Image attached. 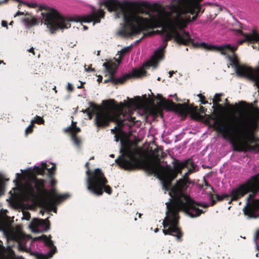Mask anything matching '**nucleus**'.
<instances>
[{"label": "nucleus", "instance_id": "nucleus-7", "mask_svg": "<svg viewBox=\"0 0 259 259\" xmlns=\"http://www.w3.org/2000/svg\"><path fill=\"white\" fill-rule=\"evenodd\" d=\"M191 161V159H185L181 161L174 158L171 162L172 168L168 164L164 166L159 163L155 164L149 161H143L141 165L148 174L157 175L161 181L163 189L168 191L171 188L172 181L179 174H182L184 167H187L189 163L193 164Z\"/></svg>", "mask_w": 259, "mask_h": 259}, {"label": "nucleus", "instance_id": "nucleus-42", "mask_svg": "<svg viewBox=\"0 0 259 259\" xmlns=\"http://www.w3.org/2000/svg\"><path fill=\"white\" fill-rule=\"evenodd\" d=\"M67 90L69 92H72L74 90V87L72 84H71L70 83H68L67 87Z\"/></svg>", "mask_w": 259, "mask_h": 259}, {"label": "nucleus", "instance_id": "nucleus-57", "mask_svg": "<svg viewBox=\"0 0 259 259\" xmlns=\"http://www.w3.org/2000/svg\"><path fill=\"white\" fill-rule=\"evenodd\" d=\"M102 80V76L101 75L98 76V78L97 79V81L98 82H101Z\"/></svg>", "mask_w": 259, "mask_h": 259}, {"label": "nucleus", "instance_id": "nucleus-25", "mask_svg": "<svg viewBox=\"0 0 259 259\" xmlns=\"http://www.w3.org/2000/svg\"><path fill=\"white\" fill-rule=\"evenodd\" d=\"M47 164L46 163H42L41 166H34L33 168V173L35 175H44L45 174V171L47 168Z\"/></svg>", "mask_w": 259, "mask_h": 259}, {"label": "nucleus", "instance_id": "nucleus-49", "mask_svg": "<svg viewBox=\"0 0 259 259\" xmlns=\"http://www.w3.org/2000/svg\"><path fill=\"white\" fill-rule=\"evenodd\" d=\"M258 238H259V230L256 232L255 235L254 236L255 240H257Z\"/></svg>", "mask_w": 259, "mask_h": 259}, {"label": "nucleus", "instance_id": "nucleus-35", "mask_svg": "<svg viewBox=\"0 0 259 259\" xmlns=\"http://www.w3.org/2000/svg\"><path fill=\"white\" fill-rule=\"evenodd\" d=\"M71 138L74 143L77 145L79 146L81 143V140L76 135H71Z\"/></svg>", "mask_w": 259, "mask_h": 259}, {"label": "nucleus", "instance_id": "nucleus-3", "mask_svg": "<svg viewBox=\"0 0 259 259\" xmlns=\"http://www.w3.org/2000/svg\"><path fill=\"white\" fill-rule=\"evenodd\" d=\"M254 119L237 120L234 128H227L223 125L222 119L215 120L213 123L214 129L222 134L224 139L229 141L233 147V150L237 152H247L248 151L259 152V144L255 143L257 140L253 134V124Z\"/></svg>", "mask_w": 259, "mask_h": 259}, {"label": "nucleus", "instance_id": "nucleus-40", "mask_svg": "<svg viewBox=\"0 0 259 259\" xmlns=\"http://www.w3.org/2000/svg\"><path fill=\"white\" fill-rule=\"evenodd\" d=\"M225 103H226V106L227 107H229V108H234V107L232 105H230L229 103V101H228V99H225ZM238 107V105L237 104H235L234 105V107Z\"/></svg>", "mask_w": 259, "mask_h": 259}, {"label": "nucleus", "instance_id": "nucleus-39", "mask_svg": "<svg viewBox=\"0 0 259 259\" xmlns=\"http://www.w3.org/2000/svg\"><path fill=\"white\" fill-rule=\"evenodd\" d=\"M203 182H204V185L206 187H209L212 192H214V190L213 188L209 184V183L205 180V178L203 179Z\"/></svg>", "mask_w": 259, "mask_h": 259}, {"label": "nucleus", "instance_id": "nucleus-20", "mask_svg": "<svg viewBox=\"0 0 259 259\" xmlns=\"http://www.w3.org/2000/svg\"><path fill=\"white\" fill-rule=\"evenodd\" d=\"M188 181L182 178L179 180L174 186L171 185V188L168 191H170L174 194L175 197L173 198H170L169 202H172L173 200L180 197L181 195H185L182 192L188 188Z\"/></svg>", "mask_w": 259, "mask_h": 259}, {"label": "nucleus", "instance_id": "nucleus-14", "mask_svg": "<svg viewBox=\"0 0 259 259\" xmlns=\"http://www.w3.org/2000/svg\"><path fill=\"white\" fill-rule=\"evenodd\" d=\"M126 151V148L124 147L122 144L120 152L122 153V157L115 159V162L120 167L127 170H132L139 168L140 164L137 160H132L124 157Z\"/></svg>", "mask_w": 259, "mask_h": 259}, {"label": "nucleus", "instance_id": "nucleus-45", "mask_svg": "<svg viewBox=\"0 0 259 259\" xmlns=\"http://www.w3.org/2000/svg\"><path fill=\"white\" fill-rule=\"evenodd\" d=\"M24 216L26 220H28L30 218V214L28 212H26L24 213Z\"/></svg>", "mask_w": 259, "mask_h": 259}, {"label": "nucleus", "instance_id": "nucleus-15", "mask_svg": "<svg viewBox=\"0 0 259 259\" xmlns=\"http://www.w3.org/2000/svg\"><path fill=\"white\" fill-rule=\"evenodd\" d=\"M252 197V195H249L247 197L246 205L243 208V212L249 218L256 219L259 218V213L256 214L259 211V199L254 200Z\"/></svg>", "mask_w": 259, "mask_h": 259}, {"label": "nucleus", "instance_id": "nucleus-36", "mask_svg": "<svg viewBox=\"0 0 259 259\" xmlns=\"http://www.w3.org/2000/svg\"><path fill=\"white\" fill-rule=\"evenodd\" d=\"M153 32H148L147 33H144L141 38H140L139 39L137 40L136 41L135 44H139L143 39L145 38L146 36H151V35H153Z\"/></svg>", "mask_w": 259, "mask_h": 259}, {"label": "nucleus", "instance_id": "nucleus-8", "mask_svg": "<svg viewBox=\"0 0 259 259\" xmlns=\"http://www.w3.org/2000/svg\"><path fill=\"white\" fill-rule=\"evenodd\" d=\"M89 164L90 163L87 162L85 165L87 168V188L88 191L96 196L102 195L104 192L109 195L111 194L112 189L107 184L108 181L103 172L99 168L93 171L91 170Z\"/></svg>", "mask_w": 259, "mask_h": 259}, {"label": "nucleus", "instance_id": "nucleus-52", "mask_svg": "<svg viewBox=\"0 0 259 259\" xmlns=\"http://www.w3.org/2000/svg\"><path fill=\"white\" fill-rule=\"evenodd\" d=\"M96 114V112H93V111H92V112L88 114L89 119H91L92 118L93 114Z\"/></svg>", "mask_w": 259, "mask_h": 259}, {"label": "nucleus", "instance_id": "nucleus-13", "mask_svg": "<svg viewBox=\"0 0 259 259\" xmlns=\"http://www.w3.org/2000/svg\"><path fill=\"white\" fill-rule=\"evenodd\" d=\"M167 107L175 109L182 115H187L190 113L191 117L194 120H199L202 117L198 111V107L192 108L186 104H176L172 101L168 102Z\"/></svg>", "mask_w": 259, "mask_h": 259}, {"label": "nucleus", "instance_id": "nucleus-6", "mask_svg": "<svg viewBox=\"0 0 259 259\" xmlns=\"http://www.w3.org/2000/svg\"><path fill=\"white\" fill-rule=\"evenodd\" d=\"M202 0H171L167 6L172 13L176 15L173 17V23L175 27L181 30L186 28L188 25L195 21L199 13H204L200 2Z\"/></svg>", "mask_w": 259, "mask_h": 259}, {"label": "nucleus", "instance_id": "nucleus-10", "mask_svg": "<svg viewBox=\"0 0 259 259\" xmlns=\"http://www.w3.org/2000/svg\"><path fill=\"white\" fill-rule=\"evenodd\" d=\"M177 31V36L175 38V42L179 45L188 46L190 44L195 48H201L206 50H216L217 51H221L222 53L224 52V48L219 47L218 45H208L205 42H195L193 39L191 38L189 32L184 29Z\"/></svg>", "mask_w": 259, "mask_h": 259}, {"label": "nucleus", "instance_id": "nucleus-1", "mask_svg": "<svg viewBox=\"0 0 259 259\" xmlns=\"http://www.w3.org/2000/svg\"><path fill=\"white\" fill-rule=\"evenodd\" d=\"M103 5L109 12L120 11L123 13L124 25L118 33L124 37H131L142 31L163 26L161 30L158 31V32L163 37L164 45L158 48L150 60L143 64L144 69L156 66L160 60L163 59L167 41L172 38L175 41L176 32L179 30L174 26L173 19L171 21V27L165 25L170 20L171 12L163 10L157 15H151L148 11L153 12L159 11L162 8V5L158 3L151 4L148 2L144 1L132 3L131 6L136 9L139 13L149 15L150 17V18H143L138 14L128 11L127 3H122L118 0H107L103 3Z\"/></svg>", "mask_w": 259, "mask_h": 259}, {"label": "nucleus", "instance_id": "nucleus-48", "mask_svg": "<svg viewBox=\"0 0 259 259\" xmlns=\"http://www.w3.org/2000/svg\"><path fill=\"white\" fill-rule=\"evenodd\" d=\"M24 13L20 11H18L16 14L15 15L14 17H16L20 15H24Z\"/></svg>", "mask_w": 259, "mask_h": 259}, {"label": "nucleus", "instance_id": "nucleus-53", "mask_svg": "<svg viewBox=\"0 0 259 259\" xmlns=\"http://www.w3.org/2000/svg\"><path fill=\"white\" fill-rule=\"evenodd\" d=\"M29 52L33 54V55H35L34 48L33 47L31 48L29 50H28Z\"/></svg>", "mask_w": 259, "mask_h": 259}, {"label": "nucleus", "instance_id": "nucleus-44", "mask_svg": "<svg viewBox=\"0 0 259 259\" xmlns=\"http://www.w3.org/2000/svg\"><path fill=\"white\" fill-rule=\"evenodd\" d=\"M50 179H51V185L53 187L56 185L57 181L54 179V177L52 178H50Z\"/></svg>", "mask_w": 259, "mask_h": 259}, {"label": "nucleus", "instance_id": "nucleus-60", "mask_svg": "<svg viewBox=\"0 0 259 259\" xmlns=\"http://www.w3.org/2000/svg\"><path fill=\"white\" fill-rule=\"evenodd\" d=\"M253 48L254 49L257 48L258 50H259V44H256V45H254V46H253Z\"/></svg>", "mask_w": 259, "mask_h": 259}, {"label": "nucleus", "instance_id": "nucleus-4", "mask_svg": "<svg viewBox=\"0 0 259 259\" xmlns=\"http://www.w3.org/2000/svg\"><path fill=\"white\" fill-rule=\"evenodd\" d=\"M39 10L42 12L41 14L43 22L52 34L56 33L59 29L70 28V22L99 23L100 19L103 18L105 14L104 11L101 9L97 11L93 8L92 12L89 15L75 16L68 18L62 16L55 9L47 6H40Z\"/></svg>", "mask_w": 259, "mask_h": 259}, {"label": "nucleus", "instance_id": "nucleus-58", "mask_svg": "<svg viewBox=\"0 0 259 259\" xmlns=\"http://www.w3.org/2000/svg\"><path fill=\"white\" fill-rule=\"evenodd\" d=\"M85 70H86L87 71H95V69H94V68H91V67H89L88 69H85Z\"/></svg>", "mask_w": 259, "mask_h": 259}, {"label": "nucleus", "instance_id": "nucleus-31", "mask_svg": "<svg viewBox=\"0 0 259 259\" xmlns=\"http://www.w3.org/2000/svg\"><path fill=\"white\" fill-rule=\"evenodd\" d=\"M23 21L29 25H35L36 23V20L35 18H25L23 19Z\"/></svg>", "mask_w": 259, "mask_h": 259}, {"label": "nucleus", "instance_id": "nucleus-34", "mask_svg": "<svg viewBox=\"0 0 259 259\" xmlns=\"http://www.w3.org/2000/svg\"><path fill=\"white\" fill-rule=\"evenodd\" d=\"M157 99L160 100V101H164V104H165V106L166 108L170 109V110H175V109H171V108H168V107H167V103L170 102V101H166L165 100V99H164L162 97V96L161 95H158L157 96Z\"/></svg>", "mask_w": 259, "mask_h": 259}, {"label": "nucleus", "instance_id": "nucleus-64", "mask_svg": "<svg viewBox=\"0 0 259 259\" xmlns=\"http://www.w3.org/2000/svg\"><path fill=\"white\" fill-rule=\"evenodd\" d=\"M115 138H116V142H118V140H119V138H118V137L117 135H115Z\"/></svg>", "mask_w": 259, "mask_h": 259}, {"label": "nucleus", "instance_id": "nucleus-59", "mask_svg": "<svg viewBox=\"0 0 259 259\" xmlns=\"http://www.w3.org/2000/svg\"><path fill=\"white\" fill-rule=\"evenodd\" d=\"M237 32L238 33H241V34H242L243 35V34H245V33H243L242 30H241V29H238L237 30Z\"/></svg>", "mask_w": 259, "mask_h": 259}, {"label": "nucleus", "instance_id": "nucleus-55", "mask_svg": "<svg viewBox=\"0 0 259 259\" xmlns=\"http://www.w3.org/2000/svg\"><path fill=\"white\" fill-rule=\"evenodd\" d=\"M2 25L3 27H7V22L5 21H3Z\"/></svg>", "mask_w": 259, "mask_h": 259}, {"label": "nucleus", "instance_id": "nucleus-62", "mask_svg": "<svg viewBox=\"0 0 259 259\" xmlns=\"http://www.w3.org/2000/svg\"><path fill=\"white\" fill-rule=\"evenodd\" d=\"M84 83V82H81V85L79 86H78V89H81L83 88V84Z\"/></svg>", "mask_w": 259, "mask_h": 259}, {"label": "nucleus", "instance_id": "nucleus-29", "mask_svg": "<svg viewBox=\"0 0 259 259\" xmlns=\"http://www.w3.org/2000/svg\"><path fill=\"white\" fill-rule=\"evenodd\" d=\"M56 169V166L55 164H53V165L51 168H48L47 167L46 170H48V175L50 178H52L54 177V175L55 174Z\"/></svg>", "mask_w": 259, "mask_h": 259}, {"label": "nucleus", "instance_id": "nucleus-37", "mask_svg": "<svg viewBox=\"0 0 259 259\" xmlns=\"http://www.w3.org/2000/svg\"><path fill=\"white\" fill-rule=\"evenodd\" d=\"M72 135H76V134L80 132L79 127H77L76 125H74V127H72Z\"/></svg>", "mask_w": 259, "mask_h": 259}, {"label": "nucleus", "instance_id": "nucleus-23", "mask_svg": "<svg viewBox=\"0 0 259 259\" xmlns=\"http://www.w3.org/2000/svg\"><path fill=\"white\" fill-rule=\"evenodd\" d=\"M224 96L223 93H217L215 94L214 98L212 99V103H213V108L215 106L219 110H223L224 109L223 106L219 104V102L221 101V97Z\"/></svg>", "mask_w": 259, "mask_h": 259}, {"label": "nucleus", "instance_id": "nucleus-21", "mask_svg": "<svg viewBox=\"0 0 259 259\" xmlns=\"http://www.w3.org/2000/svg\"><path fill=\"white\" fill-rule=\"evenodd\" d=\"M245 37L244 39H241L238 41V45H242L245 41L253 42L259 41V34L255 30H253L251 33L243 34Z\"/></svg>", "mask_w": 259, "mask_h": 259}, {"label": "nucleus", "instance_id": "nucleus-17", "mask_svg": "<svg viewBox=\"0 0 259 259\" xmlns=\"http://www.w3.org/2000/svg\"><path fill=\"white\" fill-rule=\"evenodd\" d=\"M69 197L68 194L58 195L55 192V189L53 187L49 191V193L46 197H42L47 207H53L55 204L60 203Z\"/></svg>", "mask_w": 259, "mask_h": 259}, {"label": "nucleus", "instance_id": "nucleus-41", "mask_svg": "<svg viewBox=\"0 0 259 259\" xmlns=\"http://www.w3.org/2000/svg\"><path fill=\"white\" fill-rule=\"evenodd\" d=\"M72 127L71 126H68L67 127L64 129V132L66 133H71V135H72Z\"/></svg>", "mask_w": 259, "mask_h": 259}, {"label": "nucleus", "instance_id": "nucleus-12", "mask_svg": "<svg viewBox=\"0 0 259 259\" xmlns=\"http://www.w3.org/2000/svg\"><path fill=\"white\" fill-rule=\"evenodd\" d=\"M31 182L33 186L32 185H28L27 186L29 194L32 197L37 195L41 198H47L49 193V190L45 188V180L39 179L34 177L32 178Z\"/></svg>", "mask_w": 259, "mask_h": 259}, {"label": "nucleus", "instance_id": "nucleus-24", "mask_svg": "<svg viewBox=\"0 0 259 259\" xmlns=\"http://www.w3.org/2000/svg\"><path fill=\"white\" fill-rule=\"evenodd\" d=\"M188 159H191V163L193 164H190V163L188 164V166L187 167H185L184 168H188V171L185 173L184 175L183 178L185 179L187 181L189 180V175L190 174H192L193 172V170L195 168L196 165L194 164V163L193 161V160L191 158H188Z\"/></svg>", "mask_w": 259, "mask_h": 259}, {"label": "nucleus", "instance_id": "nucleus-30", "mask_svg": "<svg viewBox=\"0 0 259 259\" xmlns=\"http://www.w3.org/2000/svg\"><path fill=\"white\" fill-rule=\"evenodd\" d=\"M31 122L34 124V123H37L38 124H44L45 120L43 119L42 117L39 116L38 115H36L35 117V119L33 120H32Z\"/></svg>", "mask_w": 259, "mask_h": 259}, {"label": "nucleus", "instance_id": "nucleus-26", "mask_svg": "<svg viewBox=\"0 0 259 259\" xmlns=\"http://www.w3.org/2000/svg\"><path fill=\"white\" fill-rule=\"evenodd\" d=\"M90 106L84 110H83V113H87V114L92 112H97L98 110L101 109V106L96 105L93 103H90Z\"/></svg>", "mask_w": 259, "mask_h": 259}, {"label": "nucleus", "instance_id": "nucleus-11", "mask_svg": "<svg viewBox=\"0 0 259 259\" xmlns=\"http://www.w3.org/2000/svg\"><path fill=\"white\" fill-rule=\"evenodd\" d=\"M103 66L105 67L106 71L109 74L108 80L111 81V82L114 84L124 83L126 80L132 77H140L146 73L144 69L138 70H135L132 73H126L120 77L116 78L115 77V74L117 67L115 63L110 62L104 63Z\"/></svg>", "mask_w": 259, "mask_h": 259}, {"label": "nucleus", "instance_id": "nucleus-22", "mask_svg": "<svg viewBox=\"0 0 259 259\" xmlns=\"http://www.w3.org/2000/svg\"><path fill=\"white\" fill-rule=\"evenodd\" d=\"M208 196L211 200L210 206H214L216 204L217 201H221L224 199L228 200L230 198V195L227 194H223L221 196L218 194H215V196L216 200H215L214 199V195L211 192L208 193Z\"/></svg>", "mask_w": 259, "mask_h": 259}, {"label": "nucleus", "instance_id": "nucleus-5", "mask_svg": "<svg viewBox=\"0 0 259 259\" xmlns=\"http://www.w3.org/2000/svg\"><path fill=\"white\" fill-rule=\"evenodd\" d=\"M104 107L96 112L94 119L95 124L98 128H105L109 126L111 122H115L119 128L127 125L131 127L134 124L135 117L129 116L127 120L132 122L128 124L125 118V114L123 112V104H119L113 99L103 101Z\"/></svg>", "mask_w": 259, "mask_h": 259}, {"label": "nucleus", "instance_id": "nucleus-32", "mask_svg": "<svg viewBox=\"0 0 259 259\" xmlns=\"http://www.w3.org/2000/svg\"><path fill=\"white\" fill-rule=\"evenodd\" d=\"M34 126V124L31 122V124L25 130V135L26 136H27L28 135L33 133Z\"/></svg>", "mask_w": 259, "mask_h": 259}, {"label": "nucleus", "instance_id": "nucleus-54", "mask_svg": "<svg viewBox=\"0 0 259 259\" xmlns=\"http://www.w3.org/2000/svg\"><path fill=\"white\" fill-rule=\"evenodd\" d=\"M174 97L175 98V100H176L177 102L181 101V100H180V99L178 98L177 95L176 94H175L174 95Z\"/></svg>", "mask_w": 259, "mask_h": 259}, {"label": "nucleus", "instance_id": "nucleus-27", "mask_svg": "<svg viewBox=\"0 0 259 259\" xmlns=\"http://www.w3.org/2000/svg\"><path fill=\"white\" fill-rule=\"evenodd\" d=\"M50 237L51 236H50ZM37 239L38 240H43L46 245H47V246L50 248L54 247L55 249H56V248L54 245L53 241L51 240V237L48 238L46 235H43L41 236L38 237Z\"/></svg>", "mask_w": 259, "mask_h": 259}, {"label": "nucleus", "instance_id": "nucleus-38", "mask_svg": "<svg viewBox=\"0 0 259 259\" xmlns=\"http://www.w3.org/2000/svg\"><path fill=\"white\" fill-rule=\"evenodd\" d=\"M198 96L200 98V101L202 104H206L208 103V102L206 100H205V97L204 96H203L201 94H199L198 95Z\"/></svg>", "mask_w": 259, "mask_h": 259}, {"label": "nucleus", "instance_id": "nucleus-28", "mask_svg": "<svg viewBox=\"0 0 259 259\" xmlns=\"http://www.w3.org/2000/svg\"><path fill=\"white\" fill-rule=\"evenodd\" d=\"M9 179L5 178L1 174H0V195H2L5 192V182L8 181Z\"/></svg>", "mask_w": 259, "mask_h": 259}, {"label": "nucleus", "instance_id": "nucleus-16", "mask_svg": "<svg viewBox=\"0 0 259 259\" xmlns=\"http://www.w3.org/2000/svg\"><path fill=\"white\" fill-rule=\"evenodd\" d=\"M219 47H222L224 48V52L222 53V52L219 51L222 55H226V58L231 62L230 65L232 67H234L235 69L239 66V61L237 54L235 53V51L238 49V46H232L230 44H227L225 45L219 46Z\"/></svg>", "mask_w": 259, "mask_h": 259}, {"label": "nucleus", "instance_id": "nucleus-9", "mask_svg": "<svg viewBox=\"0 0 259 259\" xmlns=\"http://www.w3.org/2000/svg\"><path fill=\"white\" fill-rule=\"evenodd\" d=\"M258 191L259 174H257L251 177L244 183L233 189L229 195L230 197H232V200L237 201L249 192L255 194Z\"/></svg>", "mask_w": 259, "mask_h": 259}, {"label": "nucleus", "instance_id": "nucleus-51", "mask_svg": "<svg viewBox=\"0 0 259 259\" xmlns=\"http://www.w3.org/2000/svg\"><path fill=\"white\" fill-rule=\"evenodd\" d=\"M166 156V154L163 152L162 150H161V155L160 157L161 158H164Z\"/></svg>", "mask_w": 259, "mask_h": 259}, {"label": "nucleus", "instance_id": "nucleus-33", "mask_svg": "<svg viewBox=\"0 0 259 259\" xmlns=\"http://www.w3.org/2000/svg\"><path fill=\"white\" fill-rule=\"evenodd\" d=\"M131 49H132L131 46L125 47L123 49H122L120 51V57H123L124 55L129 53L131 51Z\"/></svg>", "mask_w": 259, "mask_h": 259}, {"label": "nucleus", "instance_id": "nucleus-63", "mask_svg": "<svg viewBox=\"0 0 259 259\" xmlns=\"http://www.w3.org/2000/svg\"><path fill=\"white\" fill-rule=\"evenodd\" d=\"M74 125H76V122H74L73 121H72V124L71 126L74 127Z\"/></svg>", "mask_w": 259, "mask_h": 259}, {"label": "nucleus", "instance_id": "nucleus-43", "mask_svg": "<svg viewBox=\"0 0 259 259\" xmlns=\"http://www.w3.org/2000/svg\"><path fill=\"white\" fill-rule=\"evenodd\" d=\"M22 4L26 5L27 6H28L29 7L34 8H36L37 6V4H35V3L26 4V3H22Z\"/></svg>", "mask_w": 259, "mask_h": 259}, {"label": "nucleus", "instance_id": "nucleus-61", "mask_svg": "<svg viewBox=\"0 0 259 259\" xmlns=\"http://www.w3.org/2000/svg\"><path fill=\"white\" fill-rule=\"evenodd\" d=\"M117 125L115 127V128L114 129H112L111 131V133H112L113 134H114L115 133V130L117 129Z\"/></svg>", "mask_w": 259, "mask_h": 259}, {"label": "nucleus", "instance_id": "nucleus-56", "mask_svg": "<svg viewBox=\"0 0 259 259\" xmlns=\"http://www.w3.org/2000/svg\"><path fill=\"white\" fill-rule=\"evenodd\" d=\"M168 73H169V77H171L173 75V74L175 73V72L174 71H170Z\"/></svg>", "mask_w": 259, "mask_h": 259}, {"label": "nucleus", "instance_id": "nucleus-47", "mask_svg": "<svg viewBox=\"0 0 259 259\" xmlns=\"http://www.w3.org/2000/svg\"><path fill=\"white\" fill-rule=\"evenodd\" d=\"M8 0L0 1V5H2L4 4H6L8 2ZM13 1H15V2H19V0H13Z\"/></svg>", "mask_w": 259, "mask_h": 259}, {"label": "nucleus", "instance_id": "nucleus-19", "mask_svg": "<svg viewBox=\"0 0 259 259\" xmlns=\"http://www.w3.org/2000/svg\"><path fill=\"white\" fill-rule=\"evenodd\" d=\"M29 227L34 233L45 232L50 229V223L48 218L45 220L34 218L31 221Z\"/></svg>", "mask_w": 259, "mask_h": 259}, {"label": "nucleus", "instance_id": "nucleus-2", "mask_svg": "<svg viewBox=\"0 0 259 259\" xmlns=\"http://www.w3.org/2000/svg\"><path fill=\"white\" fill-rule=\"evenodd\" d=\"M166 216L162 223L164 227L162 232L165 235L176 237L179 241H182L183 236V233L179 226V212L183 211L191 218H196L204 213L197 206L203 208H207L209 206L205 203L196 202L187 195H181L171 202H166Z\"/></svg>", "mask_w": 259, "mask_h": 259}, {"label": "nucleus", "instance_id": "nucleus-18", "mask_svg": "<svg viewBox=\"0 0 259 259\" xmlns=\"http://www.w3.org/2000/svg\"><path fill=\"white\" fill-rule=\"evenodd\" d=\"M235 72L239 76L246 77L254 82V85L259 89V76L254 74L253 70L245 65H239L235 68Z\"/></svg>", "mask_w": 259, "mask_h": 259}, {"label": "nucleus", "instance_id": "nucleus-50", "mask_svg": "<svg viewBox=\"0 0 259 259\" xmlns=\"http://www.w3.org/2000/svg\"><path fill=\"white\" fill-rule=\"evenodd\" d=\"M158 152H159V149H155L154 152L156 153V157L158 159L159 156V154H158Z\"/></svg>", "mask_w": 259, "mask_h": 259}, {"label": "nucleus", "instance_id": "nucleus-46", "mask_svg": "<svg viewBox=\"0 0 259 259\" xmlns=\"http://www.w3.org/2000/svg\"><path fill=\"white\" fill-rule=\"evenodd\" d=\"M206 111V109L203 106H200V112L201 113H205Z\"/></svg>", "mask_w": 259, "mask_h": 259}]
</instances>
